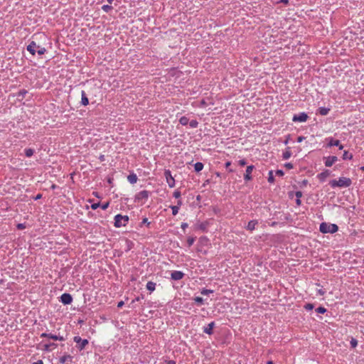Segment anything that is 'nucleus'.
Here are the masks:
<instances>
[{"mask_svg":"<svg viewBox=\"0 0 364 364\" xmlns=\"http://www.w3.org/2000/svg\"><path fill=\"white\" fill-rule=\"evenodd\" d=\"M331 188H348L352 184V181L349 178L340 177L338 180L333 179L329 182Z\"/></svg>","mask_w":364,"mask_h":364,"instance_id":"1","label":"nucleus"},{"mask_svg":"<svg viewBox=\"0 0 364 364\" xmlns=\"http://www.w3.org/2000/svg\"><path fill=\"white\" fill-rule=\"evenodd\" d=\"M26 50L32 55H35L37 53L39 55H43L46 52V49L44 47H41L38 45L35 41H32L27 46Z\"/></svg>","mask_w":364,"mask_h":364,"instance_id":"2","label":"nucleus"},{"mask_svg":"<svg viewBox=\"0 0 364 364\" xmlns=\"http://www.w3.org/2000/svg\"><path fill=\"white\" fill-rule=\"evenodd\" d=\"M338 230V227L336 224L321 223L319 227V230L322 233H335Z\"/></svg>","mask_w":364,"mask_h":364,"instance_id":"3","label":"nucleus"},{"mask_svg":"<svg viewBox=\"0 0 364 364\" xmlns=\"http://www.w3.org/2000/svg\"><path fill=\"white\" fill-rule=\"evenodd\" d=\"M114 225L116 228L124 227L129 222V218L128 215H122L121 214H117L114 216Z\"/></svg>","mask_w":364,"mask_h":364,"instance_id":"4","label":"nucleus"},{"mask_svg":"<svg viewBox=\"0 0 364 364\" xmlns=\"http://www.w3.org/2000/svg\"><path fill=\"white\" fill-rule=\"evenodd\" d=\"M73 341L77 343L76 348L80 351L84 350L89 343L87 339H82L79 336H74Z\"/></svg>","mask_w":364,"mask_h":364,"instance_id":"5","label":"nucleus"},{"mask_svg":"<svg viewBox=\"0 0 364 364\" xmlns=\"http://www.w3.org/2000/svg\"><path fill=\"white\" fill-rule=\"evenodd\" d=\"M150 196V192L146 190H143L136 193L134 196L135 202H140L143 200H146Z\"/></svg>","mask_w":364,"mask_h":364,"instance_id":"6","label":"nucleus"},{"mask_svg":"<svg viewBox=\"0 0 364 364\" xmlns=\"http://www.w3.org/2000/svg\"><path fill=\"white\" fill-rule=\"evenodd\" d=\"M41 338H46L54 341H64L65 338L60 335H55L52 333H42L40 336Z\"/></svg>","mask_w":364,"mask_h":364,"instance_id":"7","label":"nucleus"},{"mask_svg":"<svg viewBox=\"0 0 364 364\" xmlns=\"http://www.w3.org/2000/svg\"><path fill=\"white\" fill-rule=\"evenodd\" d=\"M309 116L305 112H300L299 114H294L292 118V121L296 122H305L308 119Z\"/></svg>","mask_w":364,"mask_h":364,"instance_id":"8","label":"nucleus"},{"mask_svg":"<svg viewBox=\"0 0 364 364\" xmlns=\"http://www.w3.org/2000/svg\"><path fill=\"white\" fill-rule=\"evenodd\" d=\"M164 176L166 179V182L168 184V186L170 188H173L175 186V180L173 177L171 175V172L170 170H165L164 171Z\"/></svg>","mask_w":364,"mask_h":364,"instance_id":"9","label":"nucleus"},{"mask_svg":"<svg viewBox=\"0 0 364 364\" xmlns=\"http://www.w3.org/2000/svg\"><path fill=\"white\" fill-rule=\"evenodd\" d=\"M255 168V167L254 165H250L247 166L245 173L244 174V180L245 182H248L252 179L251 173Z\"/></svg>","mask_w":364,"mask_h":364,"instance_id":"10","label":"nucleus"},{"mask_svg":"<svg viewBox=\"0 0 364 364\" xmlns=\"http://www.w3.org/2000/svg\"><path fill=\"white\" fill-rule=\"evenodd\" d=\"M326 140L328 141V143L327 144L328 146H338V149L340 150H342L343 149V146L341 144L338 139H335L333 137H329L327 138Z\"/></svg>","mask_w":364,"mask_h":364,"instance_id":"11","label":"nucleus"},{"mask_svg":"<svg viewBox=\"0 0 364 364\" xmlns=\"http://www.w3.org/2000/svg\"><path fill=\"white\" fill-rule=\"evenodd\" d=\"M60 301L64 305L70 304L73 301V296L68 293H64L60 296Z\"/></svg>","mask_w":364,"mask_h":364,"instance_id":"12","label":"nucleus"},{"mask_svg":"<svg viewBox=\"0 0 364 364\" xmlns=\"http://www.w3.org/2000/svg\"><path fill=\"white\" fill-rule=\"evenodd\" d=\"M185 276V274L181 271H172L171 273V279L174 281L182 279Z\"/></svg>","mask_w":364,"mask_h":364,"instance_id":"13","label":"nucleus"},{"mask_svg":"<svg viewBox=\"0 0 364 364\" xmlns=\"http://www.w3.org/2000/svg\"><path fill=\"white\" fill-rule=\"evenodd\" d=\"M338 161V157L336 156H331L325 158V166L331 167L334 163Z\"/></svg>","mask_w":364,"mask_h":364,"instance_id":"14","label":"nucleus"},{"mask_svg":"<svg viewBox=\"0 0 364 364\" xmlns=\"http://www.w3.org/2000/svg\"><path fill=\"white\" fill-rule=\"evenodd\" d=\"M57 346H58V344L55 343H45L43 346L42 350L46 352H50V351L54 350L55 348H56Z\"/></svg>","mask_w":364,"mask_h":364,"instance_id":"15","label":"nucleus"},{"mask_svg":"<svg viewBox=\"0 0 364 364\" xmlns=\"http://www.w3.org/2000/svg\"><path fill=\"white\" fill-rule=\"evenodd\" d=\"M73 356L70 355H64L59 359V363L61 364H70L72 363Z\"/></svg>","mask_w":364,"mask_h":364,"instance_id":"16","label":"nucleus"},{"mask_svg":"<svg viewBox=\"0 0 364 364\" xmlns=\"http://www.w3.org/2000/svg\"><path fill=\"white\" fill-rule=\"evenodd\" d=\"M215 326V323L214 321L210 322L206 326L203 327V332L208 335H212L213 333V329Z\"/></svg>","mask_w":364,"mask_h":364,"instance_id":"17","label":"nucleus"},{"mask_svg":"<svg viewBox=\"0 0 364 364\" xmlns=\"http://www.w3.org/2000/svg\"><path fill=\"white\" fill-rule=\"evenodd\" d=\"M257 224H258V221L257 220H252L248 222L245 228L247 230L253 231L254 230H255Z\"/></svg>","mask_w":364,"mask_h":364,"instance_id":"18","label":"nucleus"},{"mask_svg":"<svg viewBox=\"0 0 364 364\" xmlns=\"http://www.w3.org/2000/svg\"><path fill=\"white\" fill-rule=\"evenodd\" d=\"M331 172L329 170H325L317 175V178L320 181L323 182L326 178L330 175Z\"/></svg>","mask_w":364,"mask_h":364,"instance_id":"19","label":"nucleus"},{"mask_svg":"<svg viewBox=\"0 0 364 364\" xmlns=\"http://www.w3.org/2000/svg\"><path fill=\"white\" fill-rule=\"evenodd\" d=\"M331 109L328 108V107H321L318 109L317 112H316V114H319L322 116H325V115H327L328 114V112H330Z\"/></svg>","mask_w":364,"mask_h":364,"instance_id":"20","label":"nucleus"},{"mask_svg":"<svg viewBox=\"0 0 364 364\" xmlns=\"http://www.w3.org/2000/svg\"><path fill=\"white\" fill-rule=\"evenodd\" d=\"M81 104L84 106H87L89 104V100L84 90L81 91Z\"/></svg>","mask_w":364,"mask_h":364,"instance_id":"21","label":"nucleus"},{"mask_svg":"<svg viewBox=\"0 0 364 364\" xmlns=\"http://www.w3.org/2000/svg\"><path fill=\"white\" fill-rule=\"evenodd\" d=\"M127 180L128 181L131 183V184H134L137 182V180H138V178H137V176L136 173H131L128 176H127Z\"/></svg>","mask_w":364,"mask_h":364,"instance_id":"22","label":"nucleus"},{"mask_svg":"<svg viewBox=\"0 0 364 364\" xmlns=\"http://www.w3.org/2000/svg\"><path fill=\"white\" fill-rule=\"evenodd\" d=\"M291 156V151L290 150V148L288 147L282 154V158L284 160H287L289 159Z\"/></svg>","mask_w":364,"mask_h":364,"instance_id":"23","label":"nucleus"},{"mask_svg":"<svg viewBox=\"0 0 364 364\" xmlns=\"http://www.w3.org/2000/svg\"><path fill=\"white\" fill-rule=\"evenodd\" d=\"M156 283L154 282H148L147 284H146V289L150 291L151 292V291H154L156 289Z\"/></svg>","mask_w":364,"mask_h":364,"instance_id":"24","label":"nucleus"},{"mask_svg":"<svg viewBox=\"0 0 364 364\" xmlns=\"http://www.w3.org/2000/svg\"><path fill=\"white\" fill-rule=\"evenodd\" d=\"M204 165L201 162H197L194 164V169L196 172H200L203 170Z\"/></svg>","mask_w":364,"mask_h":364,"instance_id":"25","label":"nucleus"},{"mask_svg":"<svg viewBox=\"0 0 364 364\" xmlns=\"http://www.w3.org/2000/svg\"><path fill=\"white\" fill-rule=\"evenodd\" d=\"M179 122H180V124H181V125H183V126H186V125H187V124H188V122H189V119H188V118L187 117H186V116H183V117H181L180 118V119H179Z\"/></svg>","mask_w":364,"mask_h":364,"instance_id":"26","label":"nucleus"},{"mask_svg":"<svg viewBox=\"0 0 364 364\" xmlns=\"http://www.w3.org/2000/svg\"><path fill=\"white\" fill-rule=\"evenodd\" d=\"M34 151H35L34 149H31V148L25 149V150H24L25 155L26 157L32 156L34 154Z\"/></svg>","mask_w":364,"mask_h":364,"instance_id":"27","label":"nucleus"},{"mask_svg":"<svg viewBox=\"0 0 364 364\" xmlns=\"http://www.w3.org/2000/svg\"><path fill=\"white\" fill-rule=\"evenodd\" d=\"M342 158L343 160H350L353 159V154L349 153L348 151H344Z\"/></svg>","mask_w":364,"mask_h":364,"instance_id":"28","label":"nucleus"},{"mask_svg":"<svg viewBox=\"0 0 364 364\" xmlns=\"http://www.w3.org/2000/svg\"><path fill=\"white\" fill-rule=\"evenodd\" d=\"M208 223L206 222L200 223L198 225V228L203 232L207 230Z\"/></svg>","mask_w":364,"mask_h":364,"instance_id":"29","label":"nucleus"},{"mask_svg":"<svg viewBox=\"0 0 364 364\" xmlns=\"http://www.w3.org/2000/svg\"><path fill=\"white\" fill-rule=\"evenodd\" d=\"M194 301L197 304L198 306H201L204 303V300L202 297L200 296H196L193 299Z\"/></svg>","mask_w":364,"mask_h":364,"instance_id":"30","label":"nucleus"},{"mask_svg":"<svg viewBox=\"0 0 364 364\" xmlns=\"http://www.w3.org/2000/svg\"><path fill=\"white\" fill-rule=\"evenodd\" d=\"M267 181L269 183H273L274 182V177L273 175V171H269L268 173V178Z\"/></svg>","mask_w":364,"mask_h":364,"instance_id":"31","label":"nucleus"},{"mask_svg":"<svg viewBox=\"0 0 364 364\" xmlns=\"http://www.w3.org/2000/svg\"><path fill=\"white\" fill-rule=\"evenodd\" d=\"M102 9L103 11L106 13H109L113 9V7L112 6L106 4L102 6Z\"/></svg>","mask_w":364,"mask_h":364,"instance_id":"32","label":"nucleus"},{"mask_svg":"<svg viewBox=\"0 0 364 364\" xmlns=\"http://www.w3.org/2000/svg\"><path fill=\"white\" fill-rule=\"evenodd\" d=\"M28 93V91L25 89H23V90H21L18 94H17V97H21L22 99L24 98L25 95Z\"/></svg>","mask_w":364,"mask_h":364,"instance_id":"33","label":"nucleus"},{"mask_svg":"<svg viewBox=\"0 0 364 364\" xmlns=\"http://www.w3.org/2000/svg\"><path fill=\"white\" fill-rule=\"evenodd\" d=\"M191 128H196L198 125V122L196 119H193L188 122Z\"/></svg>","mask_w":364,"mask_h":364,"instance_id":"34","label":"nucleus"},{"mask_svg":"<svg viewBox=\"0 0 364 364\" xmlns=\"http://www.w3.org/2000/svg\"><path fill=\"white\" fill-rule=\"evenodd\" d=\"M196 240V237H188L187 239V244L188 247H191L193 245L194 242Z\"/></svg>","mask_w":364,"mask_h":364,"instance_id":"35","label":"nucleus"},{"mask_svg":"<svg viewBox=\"0 0 364 364\" xmlns=\"http://www.w3.org/2000/svg\"><path fill=\"white\" fill-rule=\"evenodd\" d=\"M170 208L172 210L173 215H176L178 214V210H179L178 206L171 205Z\"/></svg>","mask_w":364,"mask_h":364,"instance_id":"36","label":"nucleus"},{"mask_svg":"<svg viewBox=\"0 0 364 364\" xmlns=\"http://www.w3.org/2000/svg\"><path fill=\"white\" fill-rule=\"evenodd\" d=\"M213 290L212 289H203L200 291V294L203 295H208L210 294L213 293Z\"/></svg>","mask_w":364,"mask_h":364,"instance_id":"37","label":"nucleus"},{"mask_svg":"<svg viewBox=\"0 0 364 364\" xmlns=\"http://www.w3.org/2000/svg\"><path fill=\"white\" fill-rule=\"evenodd\" d=\"M350 344L351 348H354L358 346V341L355 338H352L350 341Z\"/></svg>","mask_w":364,"mask_h":364,"instance_id":"38","label":"nucleus"},{"mask_svg":"<svg viewBox=\"0 0 364 364\" xmlns=\"http://www.w3.org/2000/svg\"><path fill=\"white\" fill-rule=\"evenodd\" d=\"M326 309L323 306H319L316 309V311L318 314H324L326 312Z\"/></svg>","mask_w":364,"mask_h":364,"instance_id":"39","label":"nucleus"},{"mask_svg":"<svg viewBox=\"0 0 364 364\" xmlns=\"http://www.w3.org/2000/svg\"><path fill=\"white\" fill-rule=\"evenodd\" d=\"M314 308V305L311 303H308L304 305V309L307 311L312 310Z\"/></svg>","mask_w":364,"mask_h":364,"instance_id":"40","label":"nucleus"},{"mask_svg":"<svg viewBox=\"0 0 364 364\" xmlns=\"http://www.w3.org/2000/svg\"><path fill=\"white\" fill-rule=\"evenodd\" d=\"M150 222L148 221L146 218H143L141 223H140V227H142L143 225H146V226H149Z\"/></svg>","mask_w":364,"mask_h":364,"instance_id":"41","label":"nucleus"},{"mask_svg":"<svg viewBox=\"0 0 364 364\" xmlns=\"http://www.w3.org/2000/svg\"><path fill=\"white\" fill-rule=\"evenodd\" d=\"M181 196V193L179 190H176L174 192H173V196L175 198H179Z\"/></svg>","mask_w":364,"mask_h":364,"instance_id":"42","label":"nucleus"},{"mask_svg":"<svg viewBox=\"0 0 364 364\" xmlns=\"http://www.w3.org/2000/svg\"><path fill=\"white\" fill-rule=\"evenodd\" d=\"M238 164L241 166H244L247 164V161L245 159H240L238 161Z\"/></svg>","mask_w":364,"mask_h":364,"instance_id":"43","label":"nucleus"},{"mask_svg":"<svg viewBox=\"0 0 364 364\" xmlns=\"http://www.w3.org/2000/svg\"><path fill=\"white\" fill-rule=\"evenodd\" d=\"M275 173H276L277 176H281V177L284 175V172L282 170H281V169L277 170Z\"/></svg>","mask_w":364,"mask_h":364,"instance_id":"44","label":"nucleus"},{"mask_svg":"<svg viewBox=\"0 0 364 364\" xmlns=\"http://www.w3.org/2000/svg\"><path fill=\"white\" fill-rule=\"evenodd\" d=\"M100 206V203H95L91 205V208L92 210H96Z\"/></svg>","mask_w":364,"mask_h":364,"instance_id":"45","label":"nucleus"},{"mask_svg":"<svg viewBox=\"0 0 364 364\" xmlns=\"http://www.w3.org/2000/svg\"><path fill=\"white\" fill-rule=\"evenodd\" d=\"M109 203H103V204H100V208L102 209V210H106L108 207H109Z\"/></svg>","mask_w":364,"mask_h":364,"instance_id":"46","label":"nucleus"},{"mask_svg":"<svg viewBox=\"0 0 364 364\" xmlns=\"http://www.w3.org/2000/svg\"><path fill=\"white\" fill-rule=\"evenodd\" d=\"M284 166H285L287 168H288V169H291V168H293V167H294V166H293V164H292L291 163H286V164H284Z\"/></svg>","mask_w":364,"mask_h":364,"instance_id":"47","label":"nucleus"},{"mask_svg":"<svg viewBox=\"0 0 364 364\" xmlns=\"http://www.w3.org/2000/svg\"><path fill=\"white\" fill-rule=\"evenodd\" d=\"M295 196L296 198H301L302 197V192L301 191H296Z\"/></svg>","mask_w":364,"mask_h":364,"instance_id":"48","label":"nucleus"},{"mask_svg":"<svg viewBox=\"0 0 364 364\" xmlns=\"http://www.w3.org/2000/svg\"><path fill=\"white\" fill-rule=\"evenodd\" d=\"M188 225L186 223H182L181 225V228L183 230H186V228H188Z\"/></svg>","mask_w":364,"mask_h":364,"instance_id":"49","label":"nucleus"},{"mask_svg":"<svg viewBox=\"0 0 364 364\" xmlns=\"http://www.w3.org/2000/svg\"><path fill=\"white\" fill-rule=\"evenodd\" d=\"M305 139V137L303 136H299L298 138H297V142L298 143H301V141H303V140Z\"/></svg>","mask_w":364,"mask_h":364,"instance_id":"50","label":"nucleus"},{"mask_svg":"<svg viewBox=\"0 0 364 364\" xmlns=\"http://www.w3.org/2000/svg\"><path fill=\"white\" fill-rule=\"evenodd\" d=\"M124 301H121L118 302L117 307L118 308H122L124 306Z\"/></svg>","mask_w":364,"mask_h":364,"instance_id":"51","label":"nucleus"},{"mask_svg":"<svg viewBox=\"0 0 364 364\" xmlns=\"http://www.w3.org/2000/svg\"><path fill=\"white\" fill-rule=\"evenodd\" d=\"M166 364H176V363L173 360H169L166 361Z\"/></svg>","mask_w":364,"mask_h":364,"instance_id":"52","label":"nucleus"},{"mask_svg":"<svg viewBox=\"0 0 364 364\" xmlns=\"http://www.w3.org/2000/svg\"><path fill=\"white\" fill-rule=\"evenodd\" d=\"M296 203L297 205H301V199L300 198H296Z\"/></svg>","mask_w":364,"mask_h":364,"instance_id":"53","label":"nucleus"},{"mask_svg":"<svg viewBox=\"0 0 364 364\" xmlns=\"http://www.w3.org/2000/svg\"><path fill=\"white\" fill-rule=\"evenodd\" d=\"M280 3H282L285 5H287L289 4V0H280Z\"/></svg>","mask_w":364,"mask_h":364,"instance_id":"54","label":"nucleus"},{"mask_svg":"<svg viewBox=\"0 0 364 364\" xmlns=\"http://www.w3.org/2000/svg\"><path fill=\"white\" fill-rule=\"evenodd\" d=\"M182 205V201L181 200H178L177 201V205L176 206H178V208Z\"/></svg>","mask_w":364,"mask_h":364,"instance_id":"55","label":"nucleus"},{"mask_svg":"<svg viewBox=\"0 0 364 364\" xmlns=\"http://www.w3.org/2000/svg\"><path fill=\"white\" fill-rule=\"evenodd\" d=\"M318 294H320L321 296H323L325 294V291L321 290V289H319L318 291Z\"/></svg>","mask_w":364,"mask_h":364,"instance_id":"56","label":"nucleus"},{"mask_svg":"<svg viewBox=\"0 0 364 364\" xmlns=\"http://www.w3.org/2000/svg\"><path fill=\"white\" fill-rule=\"evenodd\" d=\"M42 197V194L39 193L35 197V200L41 199Z\"/></svg>","mask_w":364,"mask_h":364,"instance_id":"57","label":"nucleus"},{"mask_svg":"<svg viewBox=\"0 0 364 364\" xmlns=\"http://www.w3.org/2000/svg\"><path fill=\"white\" fill-rule=\"evenodd\" d=\"M17 228L18 229H23L24 228V225L23 224L20 223L17 225Z\"/></svg>","mask_w":364,"mask_h":364,"instance_id":"58","label":"nucleus"},{"mask_svg":"<svg viewBox=\"0 0 364 364\" xmlns=\"http://www.w3.org/2000/svg\"><path fill=\"white\" fill-rule=\"evenodd\" d=\"M32 364H43V362L41 360H38Z\"/></svg>","mask_w":364,"mask_h":364,"instance_id":"59","label":"nucleus"},{"mask_svg":"<svg viewBox=\"0 0 364 364\" xmlns=\"http://www.w3.org/2000/svg\"><path fill=\"white\" fill-rule=\"evenodd\" d=\"M225 165L226 168H228L231 165V162L230 161H227Z\"/></svg>","mask_w":364,"mask_h":364,"instance_id":"60","label":"nucleus"},{"mask_svg":"<svg viewBox=\"0 0 364 364\" xmlns=\"http://www.w3.org/2000/svg\"><path fill=\"white\" fill-rule=\"evenodd\" d=\"M99 159H100V160L101 161H104V159H105V156H104V155H101V156H100V158H99Z\"/></svg>","mask_w":364,"mask_h":364,"instance_id":"61","label":"nucleus"},{"mask_svg":"<svg viewBox=\"0 0 364 364\" xmlns=\"http://www.w3.org/2000/svg\"><path fill=\"white\" fill-rule=\"evenodd\" d=\"M266 364H274L272 360H269L267 362Z\"/></svg>","mask_w":364,"mask_h":364,"instance_id":"62","label":"nucleus"},{"mask_svg":"<svg viewBox=\"0 0 364 364\" xmlns=\"http://www.w3.org/2000/svg\"><path fill=\"white\" fill-rule=\"evenodd\" d=\"M276 225H277V222H273V223H272L271 226H274Z\"/></svg>","mask_w":364,"mask_h":364,"instance_id":"63","label":"nucleus"},{"mask_svg":"<svg viewBox=\"0 0 364 364\" xmlns=\"http://www.w3.org/2000/svg\"><path fill=\"white\" fill-rule=\"evenodd\" d=\"M93 194H94L96 197L100 198V196H98V193H93Z\"/></svg>","mask_w":364,"mask_h":364,"instance_id":"64","label":"nucleus"}]
</instances>
